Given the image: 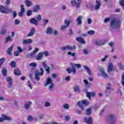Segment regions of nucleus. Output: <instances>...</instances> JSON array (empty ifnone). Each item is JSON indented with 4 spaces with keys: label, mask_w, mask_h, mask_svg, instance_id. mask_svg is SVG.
<instances>
[{
    "label": "nucleus",
    "mask_w": 124,
    "mask_h": 124,
    "mask_svg": "<svg viewBox=\"0 0 124 124\" xmlns=\"http://www.w3.org/2000/svg\"><path fill=\"white\" fill-rule=\"evenodd\" d=\"M120 26H121V21L119 19L113 18L110 21V29L111 31L120 28Z\"/></svg>",
    "instance_id": "f257e3e1"
},
{
    "label": "nucleus",
    "mask_w": 124,
    "mask_h": 124,
    "mask_svg": "<svg viewBox=\"0 0 124 124\" xmlns=\"http://www.w3.org/2000/svg\"><path fill=\"white\" fill-rule=\"evenodd\" d=\"M71 68H68L66 69V71L67 72H68V73L70 74L72 72V74L73 75H75L76 74V67H77L78 68H81V64H73L72 63H71Z\"/></svg>",
    "instance_id": "f03ea898"
},
{
    "label": "nucleus",
    "mask_w": 124,
    "mask_h": 124,
    "mask_svg": "<svg viewBox=\"0 0 124 124\" xmlns=\"http://www.w3.org/2000/svg\"><path fill=\"white\" fill-rule=\"evenodd\" d=\"M106 122L108 124H116V116L113 114H108L107 116Z\"/></svg>",
    "instance_id": "7ed1b4c3"
},
{
    "label": "nucleus",
    "mask_w": 124,
    "mask_h": 124,
    "mask_svg": "<svg viewBox=\"0 0 124 124\" xmlns=\"http://www.w3.org/2000/svg\"><path fill=\"white\" fill-rule=\"evenodd\" d=\"M82 3V0H72L71 1V4L73 7H75L76 9L80 8Z\"/></svg>",
    "instance_id": "20e7f679"
},
{
    "label": "nucleus",
    "mask_w": 124,
    "mask_h": 124,
    "mask_svg": "<svg viewBox=\"0 0 124 124\" xmlns=\"http://www.w3.org/2000/svg\"><path fill=\"white\" fill-rule=\"evenodd\" d=\"M47 85H50L49 86V90L50 92H52L53 91V88L55 87V85L54 84V83H53V80H52L51 78H47L46 82L45 83V86L46 87H47Z\"/></svg>",
    "instance_id": "39448f33"
},
{
    "label": "nucleus",
    "mask_w": 124,
    "mask_h": 124,
    "mask_svg": "<svg viewBox=\"0 0 124 124\" xmlns=\"http://www.w3.org/2000/svg\"><path fill=\"white\" fill-rule=\"evenodd\" d=\"M40 71H41V72ZM40 71L39 70H37L35 73V79H36L37 81H39L40 80L39 76H43V73H44V71L42 68L40 69Z\"/></svg>",
    "instance_id": "423d86ee"
},
{
    "label": "nucleus",
    "mask_w": 124,
    "mask_h": 124,
    "mask_svg": "<svg viewBox=\"0 0 124 124\" xmlns=\"http://www.w3.org/2000/svg\"><path fill=\"white\" fill-rule=\"evenodd\" d=\"M89 104H90V102L88 101L83 100L81 102L78 101V102L77 105L78 106H79L80 108H81V111H84V110H85V108H84V107H83V105H85V106H87V105H89Z\"/></svg>",
    "instance_id": "0eeeda50"
},
{
    "label": "nucleus",
    "mask_w": 124,
    "mask_h": 124,
    "mask_svg": "<svg viewBox=\"0 0 124 124\" xmlns=\"http://www.w3.org/2000/svg\"><path fill=\"white\" fill-rule=\"evenodd\" d=\"M42 19V17H41V15H39L37 16L36 19L34 18H32L30 19V23L31 24H33L35 26H37L38 25V21H40Z\"/></svg>",
    "instance_id": "6e6552de"
},
{
    "label": "nucleus",
    "mask_w": 124,
    "mask_h": 124,
    "mask_svg": "<svg viewBox=\"0 0 124 124\" xmlns=\"http://www.w3.org/2000/svg\"><path fill=\"white\" fill-rule=\"evenodd\" d=\"M62 51H65V50H76V46L74 45L73 46L67 45L66 46H62L61 48Z\"/></svg>",
    "instance_id": "1a4fd4ad"
},
{
    "label": "nucleus",
    "mask_w": 124,
    "mask_h": 124,
    "mask_svg": "<svg viewBox=\"0 0 124 124\" xmlns=\"http://www.w3.org/2000/svg\"><path fill=\"white\" fill-rule=\"evenodd\" d=\"M10 12H12V10H11V9L8 7H4L3 6L1 13L8 14V13H10Z\"/></svg>",
    "instance_id": "9d476101"
},
{
    "label": "nucleus",
    "mask_w": 124,
    "mask_h": 124,
    "mask_svg": "<svg viewBox=\"0 0 124 124\" xmlns=\"http://www.w3.org/2000/svg\"><path fill=\"white\" fill-rule=\"evenodd\" d=\"M107 41L106 40L96 41L95 43V45L97 46H103Z\"/></svg>",
    "instance_id": "9b49d317"
},
{
    "label": "nucleus",
    "mask_w": 124,
    "mask_h": 124,
    "mask_svg": "<svg viewBox=\"0 0 124 124\" xmlns=\"http://www.w3.org/2000/svg\"><path fill=\"white\" fill-rule=\"evenodd\" d=\"M6 81L8 83V85L7 86L8 88H12V83H13V80L12 79V78L11 77H9L6 78Z\"/></svg>",
    "instance_id": "f8f14e48"
},
{
    "label": "nucleus",
    "mask_w": 124,
    "mask_h": 124,
    "mask_svg": "<svg viewBox=\"0 0 124 124\" xmlns=\"http://www.w3.org/2000/svg\"><path fill=\"white\" fill-rule=\"evenodd\" d=\"M83 122L88 124H92V123H93V118L92 117H90L89 118L85 117L84 118Z\"/></svg>",
    "instance_id": "ddd939ff"
},
{
    "label": "nucleus",
    "mask_w": 124,
    "mask_h": 124,
    "mask_svg": "<svg viewBox=\"0 0 124 124\" xmlns=\"http://www.w3.org/2000/svg\"><path fill=\"white\" fill-rule=\"evenodd\" d=\"M100 71L101 73V75L104 78H107L108 77V75L106 73H105V71L104 68H101L100 69Z\"/></svg>",
    "instance_id": "4468645a"
},
{
    "label": "nucleus",
    "mask_w": 124,
    "mask_h": 124,
    "mask_svg": "<svg viewBox=\"0 0 124 124\" xmlns=\"http://www.w3.org/2000/svg\"><path fill=\"white\" fill-rule=\"evenodd\" d=\"M32 43V40L31 39H25L22 41V44L23 45H27V44H31Z\"/></svg>",
    "instance_id": "2eb2a0df"
},
{
    "label": "nucleus",
    "mask_w": 124,
    "mask_h": 124,
    "mask_svg": "<svg viewBox=\"0 0 124 124\" xmlns=\"http://www.w3.org/2000/svg\"><path fill=\"white\" fill-rule=\"evenodd\" d=\"M24 2L27 7H31V6H32V5H33V3H32L31 1L29 0H25Z\"/></svg>",
    "instance_id": "dca6fc26"
},
{
    "label": "nucleus",
    "mask_w": 124,
    "mask_h": 124,
    "mask_svg": "<svg viewBox=\"0 0 124 124\" xmlns=\"http://www.w3.org/2000/svg\"><path fill=\"white\" fill-rule=\"evenodd\" d=\"M21 12L18 13V16L19 17H23L24 15V12H25V8H24V5H21Z\"/></svg>",
    "instance_id": "f3484780"
},
{
    "label": "nucleus",
    "mask_w": 124,
    "mask_h": 124,
    "mask_svg": "<svg viewBox=\"0 0 124 124\" xmlns=\"http://www.w3.org/2000/svg\"><path fill=\"white\" fill-rule=\"evenodd\" d=\"M82 20H83L82 16H80L78 17L76 19V21L78 22L77 25H78V26L82 25Z\"/></svg>",
    "instance_id": "a211bd4d"
},
{
    "label": "nucleus",
    "mask_w": 124,
    "mask_h": 124,
    "mask_svg": "<svg viewBox=\"0 0 124 124\" xmlns=\"http://www.w3.org/2000/svg\"><path fill=\"white\" fill-rule=\"evenodd\" d=\"M113 64L112 63H109L107 69V73H109V72H111L113 70Z\"/></svg>",
    "instance_id": "6ab92c4d"
},
{
    "label": "nucleus",
    "mask_w": 124,
    "mask_h": 124,
    "mask_svg": "<svg viewBox=\"0 0 124 124\" xmlns=\"http://www.w3.org/2000/svg\"><path fill=\"white\" fill-rule=\"evenodd\" d=\"M43 57H44V55L42 54V52H40L37 54V56L36 57V60L37 61H41Z\"/></svg>",
    "instance_id": "aec40b11"
},
{
    "label": "nucleus",
    "mask_w": 124,
    "mask_h": 124,
    "mask_svg": "<svg viewBox=\"0 0 124 124\" xmlns=\"http://www.w3.org/2000/svg\"><path fill=\"white\" fill-rule=\"evenodd\" d=\"M35 32V29L34 28H31L30 30V32L27 34V36L31 37L32 36Z\"/></svg>",
    "instance_id": "412c9836"
},
{
    "label": "nucleus",
    "mask_w": 124,
    "mask_h": 124,
    "mask_svg": "<svg viewBox=\"0 0 124 124\" xmlns=\"http://www.w3.org/2000/svg\"><path fill=\"white\" fill-rule=\"evenodd\" d=\"M32 103L31 101H29L28 103L24 104V108L25 110H29L31 108V105Z\"/></svg>",
    "instance_id": "4be33fe9"
},
{
    "label": "nucleus",
    "mask_w": 124,
    "mask_h": 124,
    "mask_svg": "<svg viewBox=\"0 0 124 124\" xmlns=\"http://www.w3.org/2000/svg\"><path fill=\"white\" fill-rule=\"evenodd\" d=\"M95 2L96 3V5L95 6V10H98V9H99V8H100V6H101V3H100V2H99L97 0H96L95 1Z\"/></svg>",
    "instance_id": "5701e85b"
},
{
    "label": "nucleus",
    "mask_w": 124,
    "mask_h": 124,
    "mask_svg": "<svg viewBox=\"0 0 124 124\" xmlns=\"http://www.w3.org/2000/svg\"><path fill=\"white\" fill-rule=\"evenodd\" d=\"M46 32V34H52L53 33V29H52V27H47Z\"/></svg>",
    "instance_id": "b1692460"
},
{
    "label": "nucleus",
    "mask_w": 124,
    "mask_h": 124,
    "mask_svg": "<svg viewBox=\"0 0 124 124\" xmlns=\"http://www.w3.org/2000/svg\"><path fill=\"white\" fill-rule=\"evenodd\" d=\"M7 31V30L5 29L4 27H3L0 31V34L1 35H4V34H6V32Z\"/></svg>",
    "instance_id": "393cba45"
},
{
    "label": "nucleus",
    "mask_w": 124,
    "mask_h": 124,
    "mask_svg": "<svg viewBox=\"0 0 124 124\" xmlns=\"http://www.w3.org/2000/svg\"><path fill=\"white\" fill-rule=\"evenodd\" d=\"M77 41L80 42V43H82V44H86V41L84 40V39L81 37H78L76 38Z\"/></svg>",
    "instance_id": "a878e982"
},
{
    "label": "nucleus",
    "mask_w": 124,
    "mask_h": 124,
    "mask_svg": "<svg viewBox=\"0 0 124 124\" xmlns=\"http://www.w3.org/2000/svg\"><path fill=\"white\" fill-rule=\"evenodd\" d=\"M83 67L84 69L86 70V71L87 73H88L89 76H91L92 75V72L91 71L90 68H89V67H88L87 65H84Z\"/></svg>",
    "instance_id": "bb28decb"
},
{
    "label": "nucleus",
    "mask_w": 124,
    "mask_h": 124,
    "mask_svg": "<svg viewBox=\"0 0 124 124\" xmlns=\"http://www.w3.org/2000/svg\"><path fill=\"white\" fill-rule=\"evenodd\" d=\"M14 73L15 75H16L17 76H19L21 75V71L19 70L18 69H16L14 71Z\"/></svg>",
    "instance_id": "cd10ccee"
},
{
    "label": "nucleus",
    "mask_w": 124,
    "mask_h": 124,
    "mask_svg": "<svg viewBox=\"0 0 124 124\" xmlns=\"http://www.w3.org/2000/svg\"><path fill=\"white\" fill-rule=\"evenodd\" d=\"M12 51H13V45L8 48L7 50V54H8V55H11V54H12Z\"/></svg>",
    "instance_id": "c85d7f7f"
},
{
    "label": "nucleus",
    "mask_w": 124,
    "mask_h": 124,
    "mask_svg": "<svg viewBox=\"0 0 124 124\" xmlns=\"http://www.w3.org/2000/svg\"><path fill=\"white\" fill-rule=\"evenodd\" d=\"M2 73L3 76L5 77L7 75V69H6V68H3V69H2Z\"/></svg>",
    "instance_id": "c756f323"
},
{
    "label": "nucleus",
    "mask_w": 124,
    "mask_h": 124,
    "mask_svg": "<svg viewBox=\"0 0 124 124\" xmlns=\"http://www.w3.org/2000/svg\"><path fill=\"white\" fill-rule=\"evenodd\" d=\"M3 118L4 119V121H11V120H12L11 117L7 116L4 114L3 115Z\"/></svg>",
    "instance_id": "7c9ffc66"
},
{
    "label": "nucleus",
    "mask_w": 124,
    "mask_h": 124,
    "mask_svg": "<svg viewBox=\"0 0 124 124\" xmlns=\"http://www.w3.org/2000/svg\"><path fill=\"white\" fill-rule=\"evenodd\" d=\"M73 89L75 93H79L80 88H79V86L76 85L73 87Z\"/></svg>",
    "instance_id": "2f4dec72"
},
{
    "label": "nucleus",
    "mask_w": 124,
    "mask_h": 124,
    "mask_svg": "<svg viewBox=\"0 0 124 124\" xmlns=\"http://www.w3.org/2000/svg\"><path fill=\"white\" fill-rule=\"evenodd\" d=\"M39 10H40V6L39 5H36L33 9V12H37Z\"/></svg>",
    "instance_id": "473e14b6"
},
{
    "label": "nucleus",
    "mask_w": 124,
    "mask_h": 124,
    "mask_svg": "<svg viewBox=\"0 0 124 124\" xmlns=\"http://www.w3.org/2000/svg\"><path fill=\"white\" fill-rule=\"evenodd\" d=\"M86 114L87 116H90L92 114V108H87L86 110Z\"/></svg>",
    "instance_id": "72a5a7b5"
},
{
    "label": "nucleus",
    "mask_w": 124,
    "mask_h": 124,
    "mask_svg": "<svg viewBox=\"0 0 124 124\" xmlns=\"http://www.w3.org/2000/svg\"><path fill=\"white\" fill-rule=\"evenodd\" d=\"M83 82L85 84V85H86V87H91V83H89V81H88V80L85 79L83 80Z\"/></svg>",
    "instance_id": "f704fd0d"
},
{
    "label": "nucleus",
    "mask_w": 124,
    "mask_h": 124,
    "mask_svg": "<svg viewBox=\"0 0 124 124\" xmlns=\"http://www.w3.org/2000/svg\"><path fill=\"white\" fill-rule=\"evenodd\" d=\"M43 26L45 27V26H46L47 24L49 23V20L44 19H43Z\"/></svg>",
    "instance_id": "c9c22d12"
},
{
    "label": "nucleus",
    "mask_w": 124,
    "mask_h": 124,
    "mask_svg": "<svg viewBox=\"0 0 124 124\" xmlns=\"http://www.w3.org/2000/svg\"><path fill=\"white\" fill-rule=\"evenodd\" d=\"M33 117L31 115H28L27 117V120L28 122H31L33 121Z\"/></svg>",
    "instance_id": "e433bc0d"
},
{
    "label": "nucleus",
    "mask_w": 124,
    "mask_h": 124,
    "mask_svg": "<svg viewBox=\"0 0 124 124\" xmlns=\"http://www.w3.org/2000/svg\"><path fill=\"white\" fill-rule=\"evenodd\" d=\"M70 23H71V21H68L67 20H65L64 21V24L67 27H69V25H70Z\"/></svg>",
    "instance_id": "4c0bfd02"
},
{
    "label": "nucleus",
    "mask_w": 124,
    "mask_h": 124,
    "mask_svg": "<svg viewBox=\"0 0 124 124\" xmlns=\"http://www.w3.org/2000/svg\"><path fill=\"white\" fill-rule=\"evenodd\" d=\"M45 117V115H44V114L40 113L38 114V117L40 120H42V119H43Z\"/></svg>",
    "instance_id": "58836bf2"
},
{
    "label": "nucleus",
    "mask_w": 124,
    "mask_h": 124,
    "mask_svg": "<svg viewBox=\"0 0 124 124\" xmlns=\"http://www.w3.org/2000/svg\"><path fill=\"white\" fill-rule=\"evenodd\" d=\"M31 15H32V11H31V10H29L27 12V16H31Z\"/></svg>",
    "instance_id": "ea45409f"
},
{
    "label": "nucleus",
    "mask_w": 124,
    "mask_h": 124,
    "mask_svg": "<svg viewBox=\"0 0 124 124\" xmlns=\"http://www.w3.org/2000/svg\"><path fill=\"white\" fill-rule=\"evenodd\" d=\"M88 34H90L91 35H93V34H94L95 33V31L93 30H91L87 32Z\"/></svg>",
    "instance_id": "a19ab883"
},
{
    "label": "nucleus",
    "mask_w": 124,
    "mask_h": 124,
    "mask_svg": "<svg viewBox=\"0 0 124 124\" xmlns=\"http://www.w3.org/2000/svg\"><path fill=\"white\" fill-rule=\"evenodd\" d=\"M5 62V58H2L0 59V65L3 64V62Z\"/></svg>",
    "instance_id": "79ce46f5"
},
{
    "label": "nucleus",
    "mask_w": 124,
    "mask_h": 124,
    "mask_svg": "<svg viewBox=\"0 0 124 124\" xmlns=\"http://www.w3.org/2000/svg\"><path fill=\"white\" fill-rule=\"evenodd\" d=\"M67 54L69 56H71L72 57H73V58H75V53H72L71 51H69Z\"/></svg>",
    "instance_id": "37998d69"
},
{
    "label": "nucleus",
    "mask_w": 124,
    "mask_h": 124,
    "mask_svg": "<svg viewBox=\"0 0 124 124\" xmlns=\"http://www.w3.org/2000/svg\"><path fill=\"white\" fill-rule=\"evenodd\" d=\"M111 93V89H106V95H109Z\"/></svg>",
    "instance_id": "c03bdc74"
},
{
    "label": "nucleus",
    "mask_w": 124,
    "mask_h": 124,
    "mask_svg": "<svg viewBox=\"0 0 124 124\" xmlns=\"http://www.w3.org/2000/svg\"><path fill=\"white\" fill-rule=\"evenodd\" d=\"M106 90H111V84L108 83L106 85Z\"/></svg>",
    "instance_id": "a18cd8bd"
},
{
    "label": "nucleus",
    "mask_w": 124,
    "mask_h": 124,
    "mask_svg": "<svg viewBox=\"0 0 124 124\" xmlns=\"http://www.w3.org/2000/svg\"><path fill=\"white\" fill-rule=\"evenodd\" d=\"M11 65L12 67H16V63L15 62V61H12L11 62Z\"/></svg>",
    "instance_id": "49530a36"
},
{
    "label": "nucleus",
    "mask_w": 124,
    "mask_h": 124,
    "mask_svg": "<svg viewBox=\"0 0 124 124\" xmlns=\"http://www.w3.org/2000/svg\"><path fill=\"white\" fill-rule=\"evenodd\" d=\"M9 41H12V38L10 36H7L6 38V43Z\"/></svg>",
    "instance_id": "de8ad7c7"
},
{
    "label": "nucleus",
    "mask_w": 124,
    "mask_h": 124,
    "mask_svg": "<svg viewBox=\"0 0 124 124\" xmlns=\"http://www.w3.org/2000/svg\"><path fill=\"white\" fill-rule=\"evenodd\" d=\"M119 3H120V5H121V6L124 7V0H120Z\"/></svg>",
    "instance_id": "09e8293b"
},
{
    "label": "nucleus",
    "mask_w": 124,
    "mask_h": 124,
    "mask_svg": "<svg viewBox=\"0 0 124 124\" xmlns=\"http://www.w3.org/2000/svg\"><path fill=\"white\" fill-rule=\"evenodd\" d=\"M118 65L120 66V68L121 70H124V66L122 64V63H119Z\"/></svg>",
    "instance_id": "8fccbe9b"
},
{
    "label": "nucleus",
    "mask_w": 124,
    "mask_h": 124,
    "mask_svg": "<svg viewBox=\"0 0 124 124\" xmlns=\"http://www.w3.org/2000/svg\"><path fill=\"white\" fill-rule=\"evenodd\" d=\"M37 65V64L35 62H32L30 64V66H32L33 67H35Z\"/></svg>",
    "instance_id": "3c124183"
},
{
    "label": "nucleus",
    "mask_w": 124,
    "mask_h": 124,
    "mask_svg": "<svg viewBox=\"0 0 124 124\" xmlns=\"http://www.w3.org/2000/svg\"><path fill=\"white\" fill-rule=\"evenodd\" d=\"M14 55L15 57H18V56H19V55H20V53L18 51H16L14 53Z\"/></svg>",
    "instance_id": "603ef678"
},
{
    "label": "nucleus",
    "mask_w": 124,
    "mask_h": 124,
    "mask_svg": "<svg viewBox=\"0 0 124 124\" xmlns=\"http://www.w3.org/2000/svg\"><path fill=\"white\" fill-rule=\"evenodd\" d=\"M64 109H69V105L68 104H66L63 105Z\"/></svg>",
    "instance_id": "864d4df0"
},
{
    "label": "nucleus",
    "mask_w": 124,
    "mask_h": 124,
    "mask_svg": "<svg viewBox=\"0 0 124 124\" xmlns=\"http://www.w3.org/2000/svg\"><path fill=\"white\" fill-rule=\"evenodd\" d=\"M43 55H45L46 57H48L49 56V53H48V51H43L42 52Z\"/></svg>",
    "instance_id": "5fc2aeb1"
},
{
    "label": "nucleus",
    "mask_w": 124,
    "mask_h": 124,
    "mask_svg": "<svg viewBox=\"0 0 124 124\" xmlns=\"http://www.w3.org/2000/svg\"><path fill=\"white\" fill-rule=\"evenodd\" d=\"M42 64L44 68H46L47 67V63L45 62H43Z\"/></svg>",
    "instance_id": "6e6d98bb"
},
{
    "label": "nucleus",
    "mask_w": 124,
    "mask_h": 124,
    "mask_svg": "<svg viewBox=\"0 0 124 124\" xmlns=\"http://www.w3.org/2000/svg\"><path fill=\"white\" fill-rule=\"evenodd\" d=\"M52 33H53L54 35H58L59 34V32H58V31H57V30H53L52 31Z\"/></svg>",
    "instance_id": "4d7b16f0"
},
{
    "label": "nucleus",
    "mask_w": 124,
    "mask_h": 124,
    "mask_svg": "<svg viewBox=\"0 0 124 124\" xmlns=\"http://www.w3.org/2000/svg\"><path fill=\"white\" fill-rule=\"evenodd\" d=\"M108 58H109V56L108 55H106L105 56V58L102 59L101 60V62H105V61H106V59H107Z\"/></svg>",
    "instance_id": "13d9d810"
},
{
    "label": "nucleus",
    "mask_w": 124,
    "mask_h": 124,
    "mask_svg": "<svg viewBox=\"0 0 124 124\" xmlns=\"http://www.w3.org/2000/svg\"><path fill=\"white\" fill-rule=\"evenodd\" d=\"M116 93H117V94H119V95H122V91L120 89H118L116 91Z\"/></svg>",
    "instance_id": "bf43d9fd"
},
{
    "label": "nucleus",
    "mask_w": 124,
    "mask_h": 124,
    "mask_svg": "<svg viewBox=\"0 0 124 124\" xmlns=\"http://www.w3.org/2000/svg\"><path fill=\"white\" fill-rule=\"evenodd\" d=\"M20 24V20L19 19H16L15 21V25H19Z\"/></svg>",
    "instance_id": "052dcab7"
},
{
    "label": "nucleus",
    "mask_w": 124,
    "mask_h": 124,
    "mask_svg": "<svg viewBox=\"0 0 124 124\" xmlns=\"http://www.w3.org/2000/svg\"><path fill=\"white\" fill-rule=\"evenodd\" d=\"M87 96L89 99H91V97H92V96L91 95L90 92H87Z\"/></svg>",
    "instance_id": "680f3d73"
},
{
    "label": "nucleus",
    "mask_w": 124,
    "mask_h": 124,
    "mask_svg": "<svg viewBox=\"0 0 124 124\" xmlns=\"http://www.w3.org/2000/svg\"><path fill=\"white\" fill-rule=\"evenodd\" d=\"M68 28V27L66 26V25H62L61 27V30H65V29H67Z\"/></svg>",
    "instance_id": "e2e57ef3"
},
{
    "label": "nucleus",
    "mask_w": 124,
    "mask_h": 124,
    "mask_svg": "<svg viewBox=\"0 0 124 124\" xmlns=\"http://www.w3.org/2000/svg\"><path fill=\"white\" fill-rule=\"evenodd\" d=\"M49 106H51V104L50 103L47 102L45 103V107H49Z\"/></svg>",
    "instance_id": "0e129e2a"
},
{
    "label": "nucleus",
    "mask_w": 124,
    "mask_h": 124,
    "mask_svg": "<svg viewBox=\"0 0 124 124\" xmlns=\"http://www.w3.org/2000/svg\"><path fill=\"white\" fill-rule=\"evenodd\" d=\"M17 50L19 53H22V52H23V49H22V48H21L20 46H17Z\"/></svg>",
    "instance_id": "69168bd1"
},
{
    "label": "nucleus",
    "mask_w": 124,
    "mask_h": 124,
    "mask_svg": "<svg viewBox=\"0 0 124 124\" xmlns=\"http://www.w3.org/2000/svg\"><path fill=\"white\" fill-rule=\"evenodd\" d=\"M65 80L66 81H70V76H68L66 77Z\"/></svg>",
    "instance_id": "338daca9"
},
{
    "label": "nucleus",
    "mask_w": 124,
    "mask_h": 124,
    "mask_svg": "<svg viewBox=\"0 0 124 124\" xmlns=\"http://www.w3.org/2000/svg\"><path fill=\"white\" fill-rule=\"evenodd\" d=\"M65 121H69L70 120V117L69 116H66L65 117Z\"/></svg>",
    "instance_id": "774afa93"
}]
</instances>
